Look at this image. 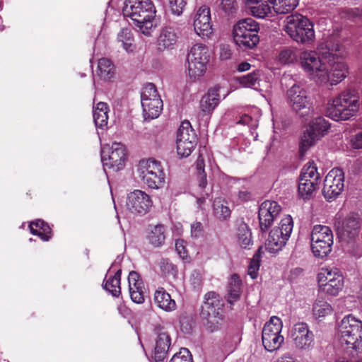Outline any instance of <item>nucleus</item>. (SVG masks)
Returning a JSON list of instances; mask_svg holds the SVG:
<instances>
[{"mask_svg": "<svg viewBox=\"0 0 362 362\" xmlns=\"http://www.w3.org/2000/svg\"><path fill=\"white\" fill-rule=\"evenodd\" d=\"M259 24L251 18L238 21L233 28L232 37L235 44L242 49H252L259 42Z\"/></svg>", "mask_w": 362, "mask_h": 362, "instance_id": "nucleus-6", "label": "nucleus"}, {"mask_svg": "<svg viewBox=\"0 0 362 362\" xmlns=\"http://www.w3.org/2000/svg\"><path fill=\"white\" fill-rule=\"evenodd\" d=\"M197 144V135L190 122L185 120L181 122L176 136V148L181 158L189 156Z\"/></svg>", "mask_w": 362, "mask_h": 362, "instance_id": "nucleus-17", "label": "nucleus"}, {"mask_svg": "<svg viewBox=\"0 0 362 362\" xmlns=\"http://www.w3.org/2000/svg\"><path fill=\"white\" fill-rule=\"evenodd\" d=\"M166 267H168V269L169 270H170L173 273L175 272H176V268L172 264H166Z\"/></svg>", "mask_w": 362, "mask_h": 362, "instance_id": "nucleus-62", "label": "nucleus"}, {"mask_svg": "<svg viewBox=\"0 0 362 362\" xmlns=\"http://www.w3.org/2000/svg\"><path fill=\"white\" fill-rule=\"evenodd\" d=\"M249 13L254 18L258 19H267L274 16V11L270 0L259 1L257 4H252L245 6Z\"/></svg>", "mask_w": 362, "mask_h": 362, "instance_id": "nucleus-31", "label": "nucleus"}, {"mask_svg": "<svg viewBox=\"0 0 362 362\" xmlns=\"http://www.w3.org/2000/svg\"><path fill=\"white\" fill-rule=\"evenodd\" d=\"M193 27L195 33L202 38L210 37L213 34L210 8L206 6H200L196 11Z\"/></svg>", "mask_w": 362, "mask_h": 362, "instance_id": "nucleus-22", "label": "nucleus"}, {"mask_svg": "<svg viewBox=\"0 0 362 362\" xmlns=\"http://www.w3.org/2000/svg\"><path fill=\"white\" fill-rule=\"evenodd\" d=\"M284 30L298 44L311 45L315 40L313 23L301 14L287 16L284 21Z\"/></svg>", "mask_w": 362, "mask_h": 362, "instance_id": "nucleus-4", "label": "nucleus"}, {"mask_svg": "<svg viewBox=\"0 0 362 362\" xmlns=\"http://www.w3.org/2000/svg\"><path fill=\"white\" fill-rule=\"evenodd\" d=\"M264 78V75L260 71H256L240 77L238 82L243 88H249L262 92L269 87Z\"/></svg>", "mask_w": 362, "mask_h": 362, "instance_id": "nucleus-26", "label": "nucleus"}, {"mask_svg": "<svg viewBox=\"0 0 362 362\" xmlns=\"http://www.w3.org/2000/svg\"><path fill=\"white\" fill-rule=\"evenodd\" d=\"M211 59V52L203 43L194 44L189 49L187 57V74L192 81L200 80L206 73Z\"/></svg>", "mask_w": 362, "mask_h": 362, "instance_id": "nucleus-7", "label": "nucleus"}, {"mask_svg": "<svg viewBox=\"0 0 362 362\" xmlns=\"http://www.w3.org/2000/svg\"><path fill=\"white\" fill-rule=\"evenodd\" d=\"M141 101L145 120H151L160 116L163 103L153 83H148L144 86L141 94Z\"/></svg>", "mask_w": 362, "mask_h": 362, "instance_id": "nucleus-14", "label": "nucleus"}, {"mask_svg": "<svg viewBox=\"0 0 362 362\" xmlns=\"http://www.w3.org/2000/svg\"><path fill=\"white\" fill-rule=\"evenodd\" d=\"M242 282L239 276L236 274L232 275L228 287L227 299L229 303L233 304L237 302L242 292Z\"/></svg>", "mask_w": 362, "mask_h": 362, "instance_id": "nucleus-38", "label": "nucleus"}, {"mask_svg": "<svg viewBox=\"0 0 362 362\" xmlns=\"http://www.w3.org/2000/svg\"><path fill=\"white\" fill-rule=\"evenodd\" d=\"M95 73L103 80H110L115 75V66L109 59L101 58L98 60Z\"/></svg>", "mask_w": 362, "mask_h": 362, "instance_id": "nucleus-37", "label": "nucleus"}, {"mask_svg": "<svg viewBox=\"0 0 362 362\" xmlns=\"http://www.w3.org/2000/svg\"><path fill=\"white\" fill-rule=\"evenodd\" d=\"M213 209L214 216L219 219H226L230 215V210L227 202L221 198L214 200Z\"/></svg>", "mask_w": 362, "mask_h": 362, "instance_id": "nucleus-47", "label": "nucleus"}, {"mask_svg": "<svg viewBox=\"0 0 362 362\" xmlns=\"http://www.w3.org/2000/svg\"><path fill=\"white\" fill-rule=\"evenodd\" d=\"M152 206L151 197L144 191L135 189L127 197L126 208L132 214L144 215L150 211Z\"/></svg>", "mask_w": 362, "mask_h": 362, "instance_id": "nucleus-21", "label": "nucleus"}, {"mask_svg": "<svg viewBox=\"0 0 362 362\" xmlns=\"http://www.w3.org/2000/svg\"><path fill=\"white\" fill-rule=\"evenodd\" d=\"M259 256L256 255L250 261L248 267V274L252 279H255L257 276L258 270L259 268Z\"/></svg>", "mask_w": 362, "mask_h": 362, "instance_id": "nucleus-53", "label": "nucleus"}, {"mask_svg": "<svg viewBox=\"0 0 362 362\" xmlns=\"http://www.w3.org/2000/svg\"><path fill=\"white\" fill-rule=\"evenodd\" d=\"M334 235L331 228L325 225H315L310 232V247L315 257L323 259L332 250Z\"/></svg>", "mask_w": 362, "mask_h": 362, "instance_id": "nucleus-9", "label": "nucleus"}, {"mask_svg": "<svg viewBox=\"0 0 362 362\" xmlns=\"http://www.w3.org/2000/svg\"><path fill=\"white\" fill-rule=\"evenodd\" d=\"M239 199L242 201H246L250 198V194L247 192H240L238 194Z\"/></svg>", "mask_w": 362, "mask_h": 362, "instance_id": "nucleus-59", "label": "nucleus"}, {"mask_svg": "<svg viewBox=\"0 0 362 362\" xmlns=\"http://www.w3.org/2000/svg\"><path fill=\"white\" fill-rule=\"evenodd\" d=\"M196 168L197 170V176L199 185L202 188L206 187L207 184L206 175L204 172V159L199 156L196 162Z\"/></svg>", "mask_w": 362, "mask_h": 362, "instance_id": "nucleus-50", "label": "nucleus"}, {"mask_svg": "<svg viewBox=\"0 0 362 362\" xmlns=\"http://www.w3.org/2000/svg\"><path fill=\"white\" fill-rule=\"evenodd\" d=\"M122 12L145 35H151L156 25L157 11L151 0H125Z\"/></svg>", "mask_w": 362, "mask_h": 362, "instance_id": "nucleus-1", "label": "nucleus"}, {"mask_svg": "<svg viewBox=\"0 0 362 362\" xmlns=\"http://www.w3.org/2000/svg\"><path fill=\"white\" fill-rule=\"evenodd\" d=\"M351 146L355 149L362 148V132L351 136Z\"/></svg>", "mask_w": 362, "mask_h": 362, "instance_id": "nucleus-55", "label": "nucleus"}, {"mask_svg": "<svg viewBox=\"0 0 362 362\" xmlns=\"http://www.w3.org/2000/svg\"><path fill=\"white\" fill-rule=\"evenodd\" d=\"M237 243L240 247L245 249L250 248L252 245L251 231L245 224L241 225L238 228Z\"/></svg>", "mask_w": 362, "mask_h": 362, "instance_id": "nucleus-45", "label": "nucleus"}, {"mask_svg": "<svg viewBox=\"0 0 362 362\" xmlns=\"http://www.w3.org/2000/svg\"><path fill=\"white\" fill-rule=\"evenodd\" d=\"M203 230V227L201 223L195 222L191 226V235L194 238L199 237Z\"/></svg>", "mask_w": 362, "mask_h": 362, "instance_id": "nucleus-56", "label": "nucleus"}, {"mask_svg": "<svg viewBox=\"0 0 362 362\" xmlns=\"http://www.w3.org/2000/svg\"><path fill=\"white\" fill-rule=\"evenodd\" d=\"M320 180V174L314 162H308L302 168L298 187L299 196L308 199L315 191Z\"/></svg>", "mask_w": 362, "mask_h": 362, "instance_id": "nucleus-18", "label": "nucleus"}, {"mask_svg": "<svg viewBox=\"0 0 362 362\" xmlns=\"http://www.w3.org/2000/svg\"><path fill=\"white\" fill-rule=\"evenodd\" d=\"M146 238L148 243L155 247L162 246L165 240V229L163 225L150 226L148 229Z\"/></svg>", "mask_w": 362, "mask_h": 362, "instance_id": "nucleus-36", "label": "nucleus"}, {"mask_svg": "<svg viewBox=\"0 0 362 362\" xmlns=\"http://www.w3.org/2000/svg\"><path fill=\"white\" fill-rule=\"evenodd\" d=\"M175 250L182 259H188V251L186 248V243L183 240L177 239L175 241Z\"/></svg>", "mask_w": 362, "mask_h": 362, "instance_id": "nucleus-54", "label": "nucleus"}, {"mask_svg": "<svg viewBox=\"0 0 362 362\" xmlns=\"http://www.w3.org/2000/svg\"><path fill=\"white\" fill-rule=\"evenodd\" d=\"M178 40L177 33L172 27L161 29L157 38V47L160 51L173 49Z\"/></svg>", "mask_w": 362, "mask_h": 362, "instance_id": "nucleus-29", "label": "nucleus"}, {"mask_svg": "<svg viewBox=\"0 0 362 362\" xmlns=\"http://www.w3.org/2000/svg\"><path fill=\"white\" fill-rule=\"evenodd\" d=\"M320 139V137L319 136L316 135V134H314L312 131L307 129L301 139L300 145V153L302 154L305 153V151L311 146H314Z\"/></svg>", "mask_w": 362, "mask_h": 362, "instance_id": "nucleus-48", "label": "nucleus"}, {"mask_svg": "<svg viewBox=\"0 0 362 362\" xmlns=\"http://www.w3.org/2000/svg\"><path fill=\"white\" fill-rule=\"evenodd\" d=\"M170 346V337L168 333L165 331L160 332L156 339L152 356L155 362H162L165 358Z\"/></svg>", "mask_w": 362, "mask_h": 362, "instance_id": "nucleus-30", "label": "nucleus"}, {"mask_svg": "<svg viewBox=\"0 0 362 362\" xmlns=\"http://www.w3.org/2000/svg\"><path fill=\"white\" fill-rule=\"evenodd\" d=\"M288 338L293 348L297 351H310L314 347V334L305 322H298L291 328Z\"/></svg>", "mask_w": 362, "mask_h": 362, "instance_id": "nucleus-16", "label": "nucleus"}, {"mask_svg": "<svg viewBox=\"0 0 362 362\" xmlns=\"http://www.w3.org/2000/svg\"><path fill=\"white\" fill-rule=\"evenodd\" d=\"M273 10L276 14H286L294 10L299 0H270Z\"/></svg>", "mask_w": 362, "mask_h": 362, "instance_id": "nucleus-43", "label": "nucleus"}, {"mask_svg": "<svg viewBox=\"0 0 362 362\" xmlns=\"http://www.w3.org/2000/svg\"><path fill=\"white\" fill-rule=\"evenodd\" d=\"M129 292L132 300L138 304L144 302L145 286L140 274L132 271L128 276Z\"/></svg>", "mask_w": 362, "mask_h": 362, "instance_id": "nucleus-24", "label": "nucleus"}, {"mask_svg": "<svg viewBox=\"0 0 362 362\" xmlns=\"http://www.w3.org/2000/svg\"><path fill=\"white\" fill-rule=\"evenodd\" d=\"M278 362H296V361L291 357H284V358H281V359Z\"/></svg>", "mask_w": 362, "mask_h": 362, "instance_id": "nucleus-60", "label": "nucleus"}, {"mask_svg": "<svg viewBox=\"0 0 362 362\" xmlns=\"http://www.w3.org/2000/svg\"><path fill=\"white\" fill-rule=\"evenodd\" d=\"M333 311L332 305L324 298L316 299L312 306L313 317L319 322L331 315Z\"/></svg>", "mask_w": 362, "mask_h": 362, "instance_id": "nucleus-33", "label": "nucleus"}, {"mask_svg": "<svg viewBox=\"0 0 362 362\" xmlns=\"http://www.w3.org/2000/svg\"><path fill=\"white\" fill-rule=\"evenodd\" d=\"M327 59L315 50H304L299 56V63L305 74L316 83H319Z\"/></svg>", "mask_w": 362, "mask_h": 362, "instance_id": "nucleus-12", "label": "nucleus"}, {"mask_svg": "<svg viewBox=\"0 0 362 362\" xmlns=\"http://www.w3.org/2000/svg\"><path fill=\"white\" fill-rule=\"evenodd\" d=\"M231 57V50L228 46L221 47L219 58L221 60H227Z\"/></svg>", "mask_w": 362, "mask_h": 362, "instance_id": "nucleus-57", "label": "nucleus"}, {"mask_svg": "<svg viewBox=\"0 0 362 362\" xmlns=\"http://www.w3.org/2000/svg\"><path fill=\"white\" fill-rule=\"evenodd\" d=\"M109 111L108 105L104 102H99L93 107V121L97 127L100 129L107 127Z\"/></svg>", "mask_w": 362, "mask_h": 362, "instance_id": "nucleus-35", "label": "nucleus"}, {"mask_svg": "<svg viewBox=\"0 0 362 362\" xmlns=\"http://www.w3.org/2000/svg\"><path fill=\"white\" fill-rule=\"evenodd\" d=\"M344 174L341 169L333 168L326 175L322 194L327 201L336 199L343 191Z\"/></svg>", "mask_w": 362, "mask_h": 362, "instance_id": "nucleus-19", "label": "nucleus"}, {"mask_svg": "<svg viewBox=\"0 0 362 362\" xmlns=\"http://www.w3.org/2000/svg\"><path fill=\"white\" fill-rule=\"evenodd\" d=\"M286 98L289 107L300 117L313 112L310 98L305 89L300 85L292 86L286 92Z\"/></svg>", "mask_w": 362, "mask_h": 362, "instance_id": "nucleus-15", "label": "nucleus"}, {"mask_svg": "<svg viewBox=\"0 0 362 362\" xmlns=\"http://www.w3.org/2000/svg\"><path fill=\"white\" fill-rule=\"evenodd\" d=\"M317 281L320 290L330 296H337L344 284L342 274L336 268H322L317 275Z\"/></svg>", "mask_w": 362, "mask_h": 362, "instance_id": "nucleus-13", "label": "nucleus"}, {"mask_svg": "<svg viewBox=\"0 0 362 362\" xmlns=\"http://www.w3.org/2000/svg\"><path fill=\"white\" fill-rule=\"evenodd\" d=\"M121 280V269H117L113 276L109 273V276H107L106 281L105 283V288L106 291L112 293L115 297H117L121 293L120 287Z\"/></svg>", "mask_w": 362, "mask_h": 362, "instance_id": "nucleus-41", "label": "nucleus"}, {"mask_svg": "<svg viewBox=\"0 0 362 362\" xmlns=\"http://www.w3.org/2000/svg\"><path fill=\"white\" fill-rule=\"evenodd\" d=\"M223 303L218 294L211 291L205 295L202 310L209 317L216 318L219 315Z\"/></svg>", "mask_w": 362, "mask_h": 362, "instance_id": "nucleus-32", "label": "nucleus"}, {"mask_svg": "<svg viewBox=\"0 0 362 362\" xmlns=\"http://www.w3.org/2000/svg\"><path fill=\"white\" fill-rule=\"evenodd\" d=\"M325 70L319 82V85H337L342 81L348 75V66L342 62H332L327 59Z\"/></svg>", "mask_w": 362, "mask_h": 362, "instance_id": "nucleus-20", "label": "nucleus"}, {"mask_svg": "<svg viewBox=\"0 0 362 362\" xmlns=\"http://www.w3.org/2000/svg\"><path fill=\"white\" fill-rule=\"evenodd\" d=\"M359 108L358 98L350 92L345 91L327 100L325 115L336 122L346 121L356 116Z\"/></svg>", "mask_w": 362, "mask_h": 362, "instance_id": "nucleus-2", "label": "nucleus"}, {"mask_svg": "<svg viewBox=\"0 0 362 362\" xmlns=\"http://www.w3.org/2000/svg\"><path fill=\"white\" fill-rule=\"evenodd\" d=\"M188 0H168L169 6L172 13L176 16H180L187 6Z\"/></svg>", "mask_w": 362, "mask_h": 362, "instance_id": "nucleus-52", "label": "nucleus"}, {"mask_svg": "<svg viewBox=\"0 0 362 362\" xmlns=\"http://www.w3.org/2000/svg\"><path fill=\"white\" fill-rule=\"evenodd\" d=\"M329 127L330 125L328 121L323 117H318L312 120L308 129L321 138L329 130Z\"/></svg>", "mask_w": 362, "mask_h": 362, "instance_id": "nucleus-44", "label": "nucleus"}, {"mask_svg": "<svg viewBox=\"0 0 362 362\" xmlns=\"http://www.w3.org/2000/svg\"><path fill=\"white\" fill-rule=\"evenodd\" d=\"M283 322L277 316H272L262 329V342L264 349L269 352L279 350L284 342L281 334Z\"/></svg>", "mask_w": 362, "mask_h": 362, "instance_id": "nucleus-11", "label": "nucleus"}, {"mask_svg": "<svg viewBox=\"0 0 362 362\" xmlns=\"http://www.w3.org/2000/svg\"><path fill=\"white\" fill-rule=\"evenodd\" d=\"M220 102L219 94L216 89L209 90L204 94L199 102V115L201 116L210 115Z\"/></svg>", "mask_w": 362, "mask_h": 362, "instance_id": "nucleus-28", "label": "nucleus"}, {"mask_svg": "<svg viewBox=\"0 0 362 362\" xmlns=\"http://www.w3.org/2000/svg\"><path fill=\"white\" fill-rule=\"evenodd\" d=\"M338 233L341 236L354 238L361 228V221L357 216L349 215L341 221L335 222Z\"/></svg>", "mask_w": 362, "mask_h": 362, "instance_id": "nucleus-25", "label": "nucleus"}, {"mask_svg": "<svg viewBox=\"0 0 362 362\" xmlns=\"http://www.w3.org/2000/svg\"><path fill=\"white\" fill-rule=\"evenodd\" d=\"M218 10L226 16L233 15L238 10L236 0H218Z\"/></svg>", "mask_w": 362, "mask_h": 362, "instance_id": "nucleus-49", "label": "nucleus"}, {"mask_svg": "<svg viewBox=\"0 0 362 362\" xmlns=\"http://www.w3.org/2000/svg\"><path fill=\"white\" fill-rule=\"evenodd\" d=\"M299 57L296 51L292 48H284L280 50L276 57V62L281 66H291L295 64Z\"/></svg>", "mask_w": 362, "mask_h": 362, "instance_id": "nucleus-40", "label": "nucleus"}, {"mask_svg": "<svg viewBox=\"0 0 362 362\" xmlns=\"http://www.w3.org/2000/svg\"><path fill=\"white\" fill-rule=\"evenodd\" d=\"M174 228L176 229V230L177 232V235L181 234V233L182 232V227L181 224H180V223H178L177 225H175L174 226Z\"/></svg>", "mask_w": 362, "mask_h": 362, "instance_id": "nucleus-61", "label": "nucleus"}, {"mask_svg": "<svg viewBox=\"0 0 362 362\" xmlns=\"http://www.w3.org/2000/svg\"><path fill=\"white\" fill-rule=\"evenodd\" d=\"M30 233L34 235H37L43 241H47L51 238V228L42 220H36L30 223Z\"/></svg>", "mask_w": 362, "mask_h": 362, "instance_id": "nucleus-39", "label": "nucleus"}, {"mask_svg": "<svg viewBox=\"0 0 362 362\" xmlns=\"http://www.w3.org/2000/svg\"><path fill=\"white\" fill-rule=\"evenodd\" d=\"M281 211V206L274 201L266 200L259 208V227L262 231L267 230L274 223Z\"/></svg>", "mask_w": 362, "mask_h": 362, "instance_id": "nucleus-23", "label": "nucleus"}, {"mask_svg": "<svg viewBox=\"0 0 362 362\" xmlns=\"http://www.w3.org/2000/svg\"><path fill=\"white\" fill-rule=\"evenodd\" d=\"M318 49L322 51L325 59H331L334 57H342L345 49L339 40L329 37L324 43L319 45Z\"/></svg>", "mask_w": 362, "mask_h": 362, "instance_id": "nucleus-27", "label": "nucleus"}, {"mask_svg": "<svg viewBox=\"0 0 362 362\" xmlns=\"http://www.w3.org/2000/svg\"><path fill=\"white\" fill-rule=\"evenodd\" d=\"M170 362H192V357L187 349L182 348L173 356Z\"/></svg>", "mask_w": 362, "mask_h": 362, "instance_id": "nucleus-51", "label": "nucleus"}, {"mask_svg": "<svg viewBox=\"0 0 362 362\" xmlns=\"http://www.w3.org/2000/svg\"><path fill=\"white\" fill-rule=\"evenodd\" d=\"M293 228V221L291 216L286 215L280 221L278 226L274 228L269 234L264 247H260L259 253L266 251L271 254L279 252L288 240Z\"/></svg>", "mask_w": 362, "mask_h": 362, "instance_id": "nucleus-8", "label": "nucleus"}, {"mask_svg": "<svg viewBox=\"0 0 362 362\" xmlns=\"http://www.w3.org/2000/svg\"><path fill=\"white\" fill-rule=\"evenodd\" d=\"M154 303L161 310L171 312L176 309V303L171 296L163 288H159L154 293Z\"/></svg>", "mask_w": 362, "mask_h": 362, "instance_id": "nucleus-34", "label": "nucleus"}, {"mask_svg": "<svg viewBox=\"0 0 362 362\" xmlns=\"http://www.w3.org/2000/svg\"><path fill=\"white\" fill-rule=\"evenodd\" d=\"M117 41L127 52H132L135 49L134 36L129 29H122L117 34Z\"/></svg>", "mask_w": 362, "mask_h": 362, "instance_id": "nucleus-42", "label": "nucleus"}, {"mask_svg": "<svg viewBox=\"0 0 362 362\" xmlns=\"http://www.w3.org/2000/svg\"><path fill=\"white\" fill-rule=\"evenodd\" d=\"M127 159V149L120 142L105 144L101 147V160L105 168L119 171L125 167Z\"/></svg>", "mask_w": 362, "mask_h": 362, "instance_id": "nucleus-10", "label": "nucleus"}, {"mask_svg": "<svg viewBox=\"0 0 362 362\" xmlns=\"http://www.w3.org/2000/svg\"><path fill=\"white\" fill-rule=\"evenodd\" d=\"M250 67L251 66L249 63L244 62L238 64V71L240 72L245 71L249 70Z\"/></svg>", "mask_w": 362, "mask_h": 362, "instance_id": "nucleus-58", "label": "nucleus"}, {"mask_svg": "<svg viewBox=\"0 0 362 362\" xmlns=\"http://www.w3.org/2000/svg\"><path fill=\"white\" fill-rule=\"evenodd\" d=\"M337 339L341 346L346 349H362V320L353 314L343 317L338 324Z\"/></svg>", "mask_w": 362, "mask_h": 362, "instance_id": "nucleus-3", "label": "nucleus"}, {"mask_svg": "<svg viewBox=\"0 0 362 362\" xmlns=\"http://www.w3.org/2000/svg\"><path fill=\"white\" fill-rule=\"evenodd\" d=\"M137 177L153 189L163 188L165 185V173L160 162L149 158L139 162L136 168Z\"/></svg>", "mask_w": 362, "mask_h": 362, "instance_id": "nucleus-5", "label": "nucleus"}, {"mask_svg": "<svg viewBox=\"0 0 362 362\" xmlns=\"http://www.w3.org/2000/svg\"><path fill=\"white\" fill-rule=\"evenodd\" d=\"M260 115V110L257 107H253L251 110V113H245L241 116L238 123L247 125L251 129H255L258 126Z\"/></svg>", "mask_w": 362, "mask_h": 362, "instance_id": "nucleus-46", "label": "nucleus"}]
</instances>
